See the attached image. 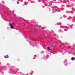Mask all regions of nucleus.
Masks as SVG:
<instances>
[{"label": "nucleus", "mask_w": 75, "mask_h": 75, "mask_svg": "<svg viewBox=\"0 0 75 75\" xmlns=\"http://www.w3.org/2000/svg\"><path fill=\"white\" fill-rule=\"evenodd\" d=\"M9 25H10V26L11 27V28L12 29H13V28L14 27L13 25H12V24H11V23H9Z\"/></svg>", "instance_id": "obj_1"}, {"label": "nucleus", "mask_w": 75, "mask_h": 75, "mask_svg": "<svg viewBox=\"0 0 75 75\" xmlns=\"http://www.w3.org/2000/svg\"><path fill=\"white\" fill-rule=\"evenodd\" d=\"M47 50H50L52 49V48H51V47H47Z\"/></svg>", "instance_id": "obj_2"}, {"label": "nucleus", "mask_w": 75, "mask_h": 75, "mask_svg": "<svg viewBox=\"0 0 75 75\" xmlns=\"http://www.w3.org/2000/svg\"><path fill=\"white\" fill-rule=\"evenodd\" d=\"M71 59L72 61H74V60H75V59L74 58V57H72L71 58Z\"/></svg>", "instance_id": "obj_3"}]
</instances>
